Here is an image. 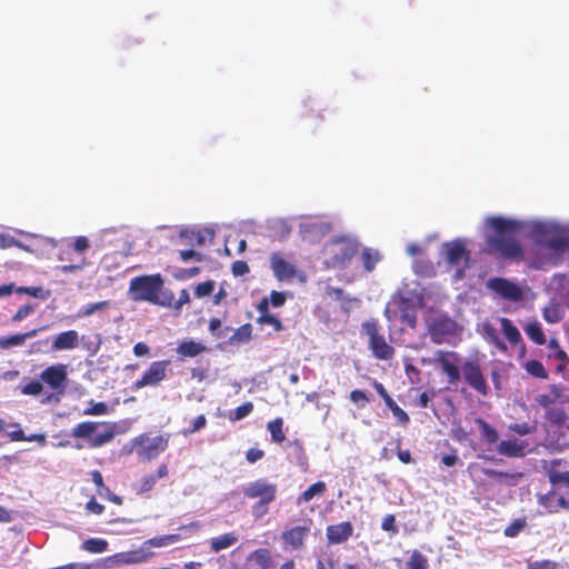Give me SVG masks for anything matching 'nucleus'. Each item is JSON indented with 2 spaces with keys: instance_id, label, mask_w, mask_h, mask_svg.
<instances>
[{
  "instance_id": "nucleus-1",
  "label": "nucleus",
  "mask_w": 569,
  "mask_h": 569,
  "mask_svg": "<svg viewBox=\"0 0 569 569\" xmlns=\"http://www.w3.org/2000/svg\"><path fill=\"white\" fill-rule=\"evenodd\" d=\"M486 223L496 232L495 236H488L486 239L488 253L512 261L523 259L522 247L515 238V232L521 228L520 222L503 217H489Z\"/></svg>"
},
{
  "instance_id": "nucleus-2",
  "label": "nucleus",
  "mask_w": 569,
  "mask_h": 569,
  "mask_svg": "<svg viewBox=\"0 0 569 569\" xmlns=\"http://www.w3.org/2000/svg\"><path fill=\"white\" fill-rule=\"evenodd\" d=\"M164 281L160 273L143 274L130 280L128 293L132 301H147L156 306H169L170 299L163 298Z\"/></svg>"
},
{
  "instance_id": "nucleus-3",
  "label": "nucleus",
  "mask_w": 569,
  "mask_h": 569,
  "mask_svg": "<svg viewBox=\"0 0 569 569\" xmlns=\"http://www.w3.org/2000/svg\"><path fill=\"white\" fill-rule=\"evenodd\" d=\"M242 492L248 499H258L251 507V513L254 519H261L269 512L270 505L277 498V485L258 479L249 482Z\"/></svg>"
},
{
  "instance_id": "nucleus-4",
  "label": "nucleus",
  "mask_w": 569,
  "mask_h": 569,
  "mask_svg": "<svg viewBox=\"0 0 569 569\" xmlns=\"http://www.w3.org/2000/svg\"><path fill=\"white\" fill-rule=\"evenodd\" d=\"M70 436L88 439L90 448H100L114 438L116 428L113 423L83 421L72 428Z\"/></svg>"
},
{
  "instance_id": "nucleus-5",
  "label": "nucleus",
  "mask_w": 569,
  "mask_h": 569,
  "mask_svg": "<svg viewBox=\"0 0 569 569\" xmlns=\"http://www.w3.org/2000/svg\"><path fill=\"white\" fill-rule=\"evenodd\" d=\"M358 252V243L349 237H336L323 248L326 264L332 269L345 268Z\"/></svg>"
},
{
  "instance_id": "nucleus-6",
  "label": "nucleus",
  "mask_w": 569,
  "mask_h": 569,
  "mask_svg": "<svg viewBox=\"0 0 569 569\" xmlns=\"http://www.w3.org/2000/svg\"><path fill=\"white\" fill-rule=\"evenodd\" d=\"M170 435L163 433L152 437L149 432H143L132 440V450L143 460H154L162 453L169 445Z\"/></svg>"
},
{
  "instance_id": "nucleus-7",
  "label": "nucleus",
  "mask_w": 569,
  "mask_h": 569,
  "mask_svg": "<svg viewBox=\"0 0 569 569\" xmlns=\"http://www.w3.org/2000/svg\"><path fill=\"white\" fill-rule=\"evenodd\" d=\"M362 332L368 337V346L372 356L378 360H391L395 357V348L386 341L380 333V325L376 319L362 323Z\"/></svg>"
},
{
  "instance_id": "nucleus-8",
  "label": "nucleus",
  "mask_w": 569,
  "mask_h": 569,
  "mask_svg": "<svg viewBox=\"0 0 569 569\" xmlns=\"http://www.w3.org/2000/svg\"><path fill=\"white\" fill-rule=\"evenodd\" d=\"M457 333V322L448 316H439L428 323V335L436 345L445 343Z\"/></svg>"
},
{
  "instance_id": "nucleus-9",
  "label": "nucleus",
  "mask_w": 569,
  "mask_h": 569,
  "mask_svg": "<svg viewBox=\"0 0 569 569\" xmlns=\"http://www.w3.org/2000/svg\"><path fill=\"white\" fill-rule=\"evenodd\" d=\"M169 365V360L153 361L143 372L141 378L134 382V389H141L147 386H157L160 383L167 377V369Z\"/></svg>"
},
{
  "instance_id": "nucleus-10",
  "label": "nucleus",
  "mask_w": 569,
  "mask_h": 569,
  "mask_svg": "<svg viewBox=\"0 0 569 569\" xmlns=\"http://www.w3.org/2000/svg\"><path fill=\"white\" fill-rule=\"evenodd\" d=\"M436 361L447 375L449 383H457L461 376L458 367L459 356L453 351H436Z\"/></svg>"
},
{
  "instance_id": "nucleus-11",
  "label": "nucleus",
  "mask_w": 569,
  "mask_h": 569,
  "mask_svg": "<svg viewBox=\"0 0 569 569\" xmlns=\"http://www.w3.org/2000/svg\"><path fill=\"white\" fill-rule=\"evenodd\" d=\"M466 382L482 396L488 395V385L481 372L480 366L475 361H466L462 366Z\"/></svg>"
},
{
  "instance_id": "nucleus-12",
  "label": "nucleus",
  "mask_w": 569,
  "mask_h": 569,
  "mask_svg": "<svg viewBox=\"0 0 569 569\" xmlns=\"http://www.w3.org/2000/svg\"><path fill=\"white\" fill-rule=\"evenodd\" d=\"M270 267L279 281H291L297 276L296 266L287 261L281 252L270 254Z\"/></svg>"
},
{
  "instance_id": "nucleus-13",
  "label": "nucleus",
  "mask_w": 569,
  "mask_h": 569,
  "mask_svg": "<svg viewBox=\"0 0 569 569\" xmlns=\"http://www.w3.org/2000/svg\"><path fill=\"white\" fill-rule=\"evenodd\" d=\"M488 287L501 298L510 301H519L522 298L521 289L516 283L505 278L490 279Z\"/></svg>"
},
{
  "instance_id": "nucleus-14",
  "label": "nucleus",
  "mask_w": 569,
  "mask_h": 569,
  "mask_svg": "<svg viewBox=\"0 0 569 569\" xmlns=\"http://www.w3.org/2000/svg\"><path fill=\"white\" fill-rule=\"evenodd\" d=\"M312 520L308 518L303 521V525L284 530L281 533V539L293 549H301L305 546V541L310 532Z\"/></svg>"
},
{
  "instance_id": "nucleus-15",
  "label": "nucleus",
  "mask_w": 569,
  "mask_h": 569,
  "mask_svg": "<svg viewBox=\"0 0 569 569\" xmlns=\"http://www.w3.org/2000/svg\"><path fill=\"white\" fill-rule=\"evenodd\" d=\"M67 367L64 365H53L46 368L41 375V380L47 383L51 389H62L67 381Z\"/></svg>"
},
{
  "instance_id": "nucleus-16",
  "label": "nucleus",
  "mask_w": 569,
  "mask_h": 569,
  "mask_svg": "<svg viewBox=\"0 0 569 569\" xmlns=\"http://www.w3.org/2000/svg\"><path fill=\"white\" fill-rule=\"evenodd\" d=\"M353 533V527L350 521H343L327 527V540L329 543L339 545L347 541Z\"/></svg>"
},
{
  "instance_id": "nucleus-17",
  "label": "nucleus",
  "mask_w": 569,
  "mask_h": 569,
  "mask_svg": "<svg viewBox=\"0 0 569 569\" xmlns=\"http://www.w3.org/2000/svg\"><path fill=\"white\" fill-rule=\"evenodd\" d=\"M528 443L523 440L518 439H507L501 440L497 446V451L499 455L509 457V458H521L526 455V448Z\"/></svg>"
},
{
  "instance_id": "nucleus-18",
  "label": "nucleus",
  "mask_w": 569,
  "mask_h": 569,
  "mask_svg": "<svg viewBox=\"0 0 569 569\" xmlns=\"http://www.w3.org/2000/svg\"><path fill=\"white\" fill-rule=\"evenodd\" d=\"M153 556V552L149 551L144 542L140 546V548L136 550L124 551L116 555V558L119 562L124 565H133L146 562L149 558Z\"/></svg>"
},
{
  "instance_id": "nucleus-19",
  "label": "nucleus",
  "mask_w": 569,
  "mask_h": 569,
  "mask_svg": "<svg viewBox=\"0 0 569 569\" xmlns=\"http://www.w3.org/2000/svg\"><path fill=\"white\" fill-rule=\"evenodd\" d=\"M176 351L179 356V359L183 360L186 358H194L208 351V347L200 341L183 340L177 346Z\"/></svg>"
},
{
  "instance_id": "nucleus-20",
  "label": "nucleus",
  "mask_w": 569,
  "mask_h": 569,
  "mask_svg": "<svg viewBox=\"0 0 569 569\" xmlns=\"http://www.w3.org/2000/svg\"><path fill=\"white\" fill-rule=\"evenodd\" d=\"M79 345V335L76 330H68L59 333L52 341L54 351L70 350Z\"/></svg>"
},
{
  "instance_id": "nucleus-21",
  "label": "nucleus",
  "mask_w": 569,
  "mask_h": 569,
  "mask_svg": "<svg viewBox=\"0 0 569 569\" xmlns=\"http://www.w3.org/2000/svg\"><path fill=\"white\" fill-rule=\"evenodd\" d=\"M248 561L253 563L256 569H274L271 551L267 548L253 550L248 556Z\"/></svg>"
},
{
  "instance_id": "nucleus-22",
  "label": "nucleus",
  "mask_w": 569,
  "mask_h": 569,
  "mask_svg": "<svg viewBox=\"0 0 569 569\" xmlns=\"http://www.w3.org/2000/svg\"><path fill=\"white\" fill-rule=\"evenodd\" d=\"M168 475H169L168 465L161 463L158 467L156 475L150 473V475L142 477V479L140 480L139 487L137 489V493H146V492L151 491L154 488L157 480L161 479V478H166V477H168Z\"/></svg>"
},
{
  "instance_id": "nucleus-23",
  "label": "nucleus",
  "mask_w": 569,
  "mask_h": 569,
  "mask_svg": "<svg viewBox=\"0 0 569 569\" xmlns=\"http://www.w3.org/2000/svg\"><path fill=\"white\" fill-rule=\"evenodd\" d=\"M403 569H430L429 559L420 550L415 549L409 553Z\"/></svg>"
},
{
  "instance_id": "nucleus-24",
  "label": "nucleus",
  "mask_w": 569,
  "mask_h": 569,
  "mask_svg": "<svg viewBox=\"0 0 569 569\" xmlns=\"http://www.w3.org/2000/svg\"><path fill=\"white\" fill-rule=\"evenodd\" d=\"M180 533H171L159 537H153L144 541V546H147L150 551L152 548H163L177 543L181 540Z\"/></svg>"
},
{
  "instance_id": "nucleus-25",
  "label": "nucleus",
  "mask_w": 569,
  "mask_h": 569,
  "mask_svg": "<svg viewBox=\"0 0 569 569\" xmlns=\"http://www.w3.org/2000/svg\"><path fill=\"white\" fill-rule=\"evenodd\" d=\"M469 258V251L465 248L463 243L459 240L453 241L447 250V260L451 264L460 262L462 259Z\"/></svg>"
},
{
  "instance_id": "nucleus-26",
  "label": "nucleus",
  "mask_w": 569,
  "mask_h": 569,
  "mask_svg": "<svg viewBox=\"0 0 569 569\" xmlns=\"http://www.w3.org/2000/svg\"><path fill=\"white\" fill-rule=\"evenodd\" d=\"M525 333L528 336L530 340H532L536 345L542 346L546 343V335L542 330V327L539 321L533 320L528 322L523 327Z\"/></svg>"
},
{
  "instance_id": "nucleus-27",
  "label": "nucleus",
  "mask_w": 569,
  "mask_h": 569,
  "mask_svg": "<svg viewBox=\"0 0 569 569\" xmlns=\"http://www.w3.org/2000/svg\"><path fill=\"white\" fill-rule=\"evenodd\" d=\"M238 541V536L234 532H227L221 536L214 537L210 540V548L214 552L224 550L233 546Z\"/></svg>"
},
{
  "instance_id": "nucleus-28",
  "label": "nucleus",
  "mask_w": 569,
  "mask_h": 569,
  "mask_svg": "<svg viewBox=\"0 0 569 569\" xmlns=\"http://www.w3.org/2000/svg\"><path fill=\"white\" fill-rule=\"evenodd\" d=\"M327 490V486L323 481H317L309 486L299 497L297 498V503H307L311 501L316 496H321Z\"/></svg>"
},
{
  "instance_id": "nucleus-29",
  "label": "nucleus",
  "mask_w": 569,
  "mask_h": 569,
  "mask_svg": "<svg viewBox=\"0 0 569 569\" xmlns=\"http://www.w3.org/2000/svg\"><path fill=\"white\" fill-rule=\"evenodd\" d=\"M500 326L502 333L511 345H518L521 341V335L510 319L500 318Z\"/></svg>"
},
{
  "instance_id": "nucleus-30",
  "label": "nucleus",
  "mask_w": 569,
  "mask_h": 569,
  "mask_svg": "<svg viewBox=\"0 0 569 569\" xmlns=\"http://www.w3.org/2000/svg\"><path fill=\"white\" fill-rule=\"evenodd\" d=\"M475 422L479 427L481 437L486 442L492 445L498 441V431L491 425H489L483 418L478 417L475 419Z\"/></svg>"
},
{
  "instance_id": "nucleus-31",
  "label": "nucleus",
  "mask_w": 569,
  "mask_h": 569,
  "mask_svg": "<svg viewBox=\"0 0 569 569\" xmlns=\"http://www.w3.org/2000/svg\"><path fill=\"white\" fill-rule=\"evenodd\" d=\"M483 337L486 340L493 345L499 351L507 352V345L500 339L498 331L489 323H485L482 328Z\"/></svg>"
},
{
  "instance_id": "nucleus-32",
  "label": "nucleus",
  "mask_w": 569,
  "mask_h": 569,
  "mask_svg": "<svg viewBox=\"0 0 569 569\" xmlns=\"http://www.w3.org/2000/svg\"><path fill=\"white\" fill-rule=\"evenodd\" d=\"M267 428L270 432L271 440L276 443H281L286 440V433L283 431V419L276 418L268 422Z\"/></svg>"
},
{
  "instance_id": "nucleus-33",
  "label": "nucleus",
  "mask_w": 569,
  "mask_h": 569,
  "mask_svg": "<svg viewBox=\"0 0 569 569\" xmlns=\"http://www.w3.org/2000/svg\"><path fill=\"white\" fill-rule=\"evenodd\" d=\"M543 246L558 253L565 252L569 248V238L562 234H555Z\"/></svg>"
},
{
  "instance_id": "nucleus-34",
  "label": "nucleus",
  "mask_w": 569,
  "mask_h": 569,
  "mask_svg": "<svg viewBox=\"0 0 569 569\" xmlns=\"http://www.w3.org/2000/svg\"><path fill=\"white\" fill-rule=\"evenodd\" d=\"M163 298H169L170 299V305L169 306H164L166 308H172L177 311L181 310V308L189 303L190 302V295H189V291L187 289H182L180 291V295H179V298L178 300H174V296H173V292L170 291V290H166V292H163Z\"/></svg>"
},
{
  "instance_id": "nucleus-35",
  "label": "nucleus",
  "mask_w": 569,
  "mask_h": 569,
  "mask_svg": "<svg viewBox=\"0 0 569 569\" xmlns=\"http://www.w3.org/2000/svg\"><path fill=\"white\" fill-rule=\"evenodd\" d=\"M108 547V541L101 538H89L81 545V548L90 553H102Z\"/></svg>"
},
{
  "instance_id": "nucleus-36",
  "label": "nucleus",
  "mask_w": 569,
  "mask_h": 569,
  "mask_svg": "<svg viewBox=\"0 0 569 569\" xmlns=\"http://www.w3.org/2000/svg\"><path fill=\"white\" fill-rule=\"evenodd\" d=\"M252 337V326L251 323H244L234 330L233 335L230 337V343H246L251 340Z\"/></svg>"
},
{
  "instance_id": "nucleus-37",
  "label": "nucleus",
  "mask_w": 569,
  "mask_h": 569,
  "mask_svg": "<svg viewBox=\"0 0 569 569\" xmlns=\"http://www.w3.org/2000/svg\"><path fill=\"white\" fill-rule=\"evenodd\" d=\"M523 367L527 373H529L533 378L542 380L548 378V371L543 367L542 362H540L539 360H528L523 365Z\"/></svg>"
},
{
  "instance_id": "nucleus-38",
  "label": "nucleus",
  "mask_w": 569,
  "mask_h": 569,
  "mask_svg": "<svg viewBox=\"0 0 569 569\" xmlns=\"http://www.w3.org/2000/svg\"><path fill=\"white\" fill-rule=\"evenodd\" d=\"M400 309L402 311L400 319L402 322L408 325L410 328H416L417 326V315L413 310H408V300L405 298H400Z\"/></svg>"
},
{
  "instance_id": "nucleus-39",
  "label": "nucleus",
  "mask_w": 569,
  "mask_h": 569,
  "mask_svg": "<svg viewBox=\"0 0 569 569\" xmlns=\"http://www.w3.org/2000/svg\"><path fill=\"white\" fill-rule=\"evenodd\" d=\"M361 258H362L365 269L368 272H371L376 268V264L379 261L380 256H379L378 251L366 248L362 251Z\"/></svg>"
},
{
  "instance_id": "nucleus-40",
  "label": "nucleus",
  "mask_w": 569,
  "mask_h": 569,
  "mask_svg": "<svg viewBox=\"0 0 569 569\" xmlns=\"http://www.w3.org/2000/svg\"><path fill=\"white\" fill-rule=\"evenodd\" d=\"M546 419L553 426H562L567 416L562 408H549L546 412Z\"/></svg>"
},
{
  "instance_id": "nucleus-41",
  "label": "nucleus",
  "mask_w": 569,
  "mask_h": 569,
  "mask_svg": "<svg viewBox=\"0 0 569 569\" xmlns=\"http://www.w3.org/2000/svg\"><path fill=\"white\" fill-rule=\"evenodd\" d=\"M526 518L515 519L509 526L505 528L503 535L508 538H515L526 528Z\"/></svg>"
},
{
  "instance_id": "nucleus-42",
  "label": "nucleus",
  "mask_w": 569,
  "mask_h": 569,
  "mask_svg": "<svg viewBox=\"0 0 569 569\" xmlns=\"http://www.w3.org/2000/svg\"><path fill=\"white\" fill-rule=\"evenodd\" d=\"M110 307V301H99V302H92L82 308V310L79 312L80 317H89L93 315L97 311L106 310Z\"/></svg>"
},
{
  "instance_id": "nucleus-43",
  "label": "nucleus",
  "mask_w": 569,
  "mask_h": 569,
  "mask_svg": "<svg viewBox=\"0 0 569 569\" xmlns=\"http://www.w3.org/2000/svg\"><path fill=\"white\" fill-rule=\"evenodd\" d=\"M548 479L553 487L563 485L569 488V471L552 470L548 473Z\"/></svg>"
},
{
  "instance_id": "nucleus-44",
  "label": "nucleus",
  "mask_w": 569,
  "mask_h": 569,
  "mask_svg": "<svg viewBox=\"0 0 569 569\" xmlns=\"http://www.w3.org/2000/svg\"><path fill=\"white\" fill-rule=\"evenodd\" d=\"M24 343L23 337L21 333H16L12 336H3L0 337V348L1 349H10L13 347H19Z\"/></svg>"
},
{
  "instance_id": "nucleus-45",
  "label": "nucleus",
  "mask_w": 569,
  "mask_h": 569,
  "mask_svg": "<svg viewBox=\"0 0 569 569\" xmlns=\"http://www.w3.org/2000/svg\"><path fill=\"white\" fill-rule=\"evenodd\" d=\"M253 410V403L251 401H247L239 407H237L233 412L230 415V419L233 421L242 420L247 416H249Z\"/></svg>"
},
{
  "instance_id": "nucleus-46",
  "label": "nucleus",
  "mask_w": 569,
  "mask_h": 569,
  "mask_svg": "<svg viewBox=\"0 0 569 569\" xmlns=\"http://www.w3.org/2000/svg\"><path fill=\"white\" fill-rule=\"evenodd\" d=\"M555 495V491H549L538 497L539 505L548 509L549 512H558V508L556 507V503L553 501Z\"/></svg>"
},
{
  "instance_id": "nucleus-47",
  "label": "nucleus",
  "mask_w": 569,
  "mask_h": 569,
  "mask_svg": "<svg viewBox=\"0 0 569 569\" xmlns=\"http://www.w3.org/2000/svg\"><path fill=\"white\" fill-rule=\"evenodd\" d=\"M509 430L519 436H527V435L533 433L537 430V427H536V425H531L528 422H521V423L510 425Z\"/></svg>"
},
{
  "instance_id": "nucleus-48",
  "label": "nucleus",
  "mask_w": 569,
  "mask_h": 569,
  "mask_svg": "<svg viewBox=\"0 0 569 569\" xmlns=\"http://www.w3.org/2000/svg\"><path fill=\"white\" fill-rule=\"evenodd\" d=\"M108 405L104 402H90V407L83 410L86 416H102L108 413Z\"/></svg>"
},
{
  "instance_id": "nucleus-49",
  "label": "nucleus",
  "mask_w": 569,
  "mask_h": 569,
  "mask_svg": "<svg viewBox=\"0 0 569 569\" xmlns=\"http://www.w3.org/2000/svg\"><path fill=\"white\" fill-rule=\"evenodd\" d=\"M257 322L260 325H268L273 327L274 331L279 332L283 330V325L280 319H278L276 316H259L257 318Z\"/></svg>"
},
{
  "instance_id": "nucleus-50",
  "label": "nucleus",
  "mask_w": 569,
  "mask_h": 569,
  "mask_svg": "<svg viewBox=\"0 0 569 569\" xmlns=\"http://www.w3.org/2000/svg\"><path fill=\"white\" fill-rule=\"evenodd\" d=\"M381 529L386 532L391 533L392 536L399 532V529L396 525V517L392 513L386 515L381 521Z\"/></svg>"
},
{
  "instance_id": "nucleus-51",
  "label": "nucleus",
  "mask_w": 569,
  "mask_h": 569,
  "mask_svg": "<svg viewBox=\"0 0 569 569\" xmlns=\"http://www.w3.org/2000/svg\"><path fill=\"white\" fill-rule=\"evenodd\" d=\"M523 477L522 472H507L500 471L499 480L501 483L507 486H516L519 480Z\"/></svg>"
},
{
  "instance_id": "nucleus-52",
  "label": "nucleus",
  "mask_w": 569,
  "mask_h": 569,
  "mask_svg": "<svg viewBox=\"0 0 569 569\" xmlns=\"http://www.w3.org/2000/svg\"><path fill=\"white\" fill-rule=\"evenodd\" d=\"M214 290V282L212 280H208L201 283H198L194 288V296L197 298H202L211 295Z\"/></svg>"
},
{
  "instance_id": "nucleus-53",
  "label": "nucleus",
  "mask_w": 569,
  "mask_h": 569,
  "mask_svg": "<svg viewBox=\"0 0 569 569\" xmlns=\"http://www.w3.org/2000/svg\"><path fill=\"white\" fill-rule=\"evenodd\" d=\"M559 563L553 560L545 559L537 561H528L527 569H558Z\"/></svg>"
},
{
  "instance_id": "nucleus-54",
  "label": "nucleus",
  "mask_w": 569,
  "mask_h": 569,
  "mask_svg": "<svg viewBox=\"0 0 569 569\" xmlns=\"http://www.w3.org/2000/svg\"><path fill=\"white\" fill-rule=\"evenodd\" d=\"M42 390L43 386L40 381L31 380L22 387L21 392L28 396H39Z\"/></svg>"
},
{
  "instance_id": "nucleus-55",
  "label": "nucleus",
  "mask_w": 569,
  "mask_h": 569,
  "mask_svg": "<svg viewBox=\"0 0 569 569\" xmlns=\"http://www.w3.org/2000/svg\"><path fill=\"white\" fill-rule=\"evenodd\" d=\"M207 425V418L204 415H199L192 420V426L183 430V435L188 436L203 429Z\"/></svg>"
},
{
  "instance_id": "nucleus-56",
  "label": "nucleus",
  "mask_w": 569,
  "mask_h": 569,
  "mask_svg": "<svg viewBox=\"0 0 569 569\" xmlns=\"http://www.w3.org/2000/svg\"><path fill=\"white\" fill-rule=\"evenodd\" d=\"M350 400L358 405L359 408H362L365 405H367L370 399L368 398V396L366 395L365 391L360 390V389H355L350 392Z\"/></svg>"
},
{
  "instance_id": "nucleus-57",
  "label": "nucleus",
  "mask_w": 569,
  "mask_h": 569,
  "mask_svg": "<svg viewBox=\"0 0 569 569\" xmlns=\"http://www.w3.org/2000/svg\"><path fill=\"white\" fill-rule=\"evenodd\" d=\"M34 311L33 305H24L21 306L17 312L12 316L11 321L12 322H20L23 319H26L28 316H30Z\"/></svg>"
},
{
  "instance_id": "nucleus-58",
  "label": "nucleus",
  "mask_w": 569,
  "mask_h": 569,
  "mask_svg": "<svg viewBox=\"0 0 569 569\" xmlns=\"http://www.w3.org/2000/svg\"><path fill=\"white\" fill-rule=\"evenodd\" d=\"M91 479L97 487V491L100 496H103L104 492H109V488L104 486L103 477L99 470H94L91 472Z\"/></svg>"
},
{
  "instance_id": "nucleus-59",
  "label": "nucleus",
  "mask_w": 569,
  "mask_h": 569,
  "mask_svg": "<svg viewBox=\"0 0 569 569\" xmlns=\"http://www.w3.org/2000/svg\"><path fill=\"white\" fill-rule=\"evenodd\" d=\"M231 271L234 277H240L247 274L250 269L246 261L237 260L231 264Z\"/></svg>"
},
{
  "instance_id": "nucleus-60",
  "label": "nucleus",
  "mask_w": 569,
  "mask_h": 569,
  "mask_svg": "<svg viewBox=\"0 0 569 569\" xmlns=\"http://www.w3.org/2000/svg\"><path fill=\"white\" fill-rule=\"evenodd\" d=\"M543 318L549 323H557L561 320L559 310L555 307L543 309Z\"/></svg>"
},
{
  "instance_id": "nucleus-61",
  "label": "nucleus",
  "mask_w": 569,
  "mask_h": 569,
  "mask_svg": "<svg viewBox=\"0 0 569 569\" xmlns=\"http://www.w3.org/2000/svg\"><path fill=\"white\" fill-rule=\"evenodd\" d=\"M90 247L89 240L84 236L77 237L71 244V248L76 252H83Z\"/></svg>"
},
{
  "instance_id": "nucleus-62",
  "label": "nucleus",
  "mask_w": 569,
  "mask_h": 569,
  "mask_svg": "<svg viewBox=\"0 0 569 569\" xmlns=\"http://www.w3.org/2000/svg\"><path fill=\"white\" fill-rule=\"evenodd\" d=\"M269 303H271L272 307L279 308L282 307L286 302V296L283 292L272 290L270 293Z\"/></svg>"
},
{
  "instance_id": "nucleus-63",
  "label": "nucleus",
  "mask_w": 569,
  "mask_h": 569,
  "mask_svg": "<svg viewBox=\"0 0 569 569\" xmlns=\"http://www.w3.org/2000/svg\"><path fill=\"white\" fill-rule=\"evenodd\" d=\"M179 257L182 261H188V260H191V259H194L197 260L198 262H201L202 261V253L200 252H197L192 249H189V250H180L179 251Z\"/></svg>"
},
{
  "instance_id": "nucleus-64",
  "label": "nucleus",
  "mask_w": 569,
  "mask_h": 569,
  "mask_svg": "<svg viewBox=\"0 0 569 569\" xmlns=\"http://www.w3.org/2000/svg\"><path fill=\"white\" fill-rule=\"evenodd\" d=\"M317 569H335L336 567V560L332 556H329L327 558H320L317 560L316 565Z\"/></svg>"
}]
</instances>
